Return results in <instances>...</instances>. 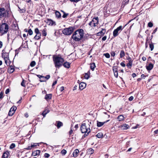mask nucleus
<instances>
[{"label": "nucleus", "instance_id": "f257e3e1", "mask_svg": "<svg viewBox=\"0 0 158 158\" xmlns=\"http://www.w3.org/2000/svg\"><path fill=\"white\" fill-rule=\"evenodd\" d=\"M84 36V31L82 29L76 31L72 35L73 40L76 41H79L83 38Z\"/></svg>", "mask_w": 158, "mask_h": 158}, {"label": "nucleus", "instance_id": "f03ea898", "mask_svg": "<svg viewBox=\"0 0 158 158\" xmlns=\"http://www.w3.org/2000/svg\"><path fill=\"white\" fill-rule=\"evenodd\" d=\"M90 123H90H83L81 126L80 129L82 133H85V135L86 136L90 132Z\"/></svg>", "mask_w": 158, "mask_h": 158}, {"label": "nucleus", "instance_id": "7ed1b4c3", "mask_svg": "<svg viewBox=\"0 0 158 158\" xmlns=\"http://www.w3.org/2000/svg\"><path fill=\"white\" fill-rule=\"evenodd\" d=\"M53 60L55 66L59 67L61 66L64 61V60L60 55L55 56L53 57Z\"/></svg>", "mask_w": 158, "mask_h": 158}, {"label": "nucleus", "instance_id": "20e7f679", "mask_svg": "<svg viewBox=\"0 0 158 158\" xmlns=\"http://www.w3.org/2000/svg\"><path fill=\"white\" fill-rule=\"evenodd\" d=\"M9 29L8 24L6 23H2L0 28V33L2 35L7 33Z\"/></svg>", "mask_w": 158, "mask_h": 158}, {"label": "nucleus", "instance_id": "39448f33", "mask_svg": "<svg viewBox=\"0 0 158 158\" xmlns=\"http://www.w3.org/2000/svg\"><path fill=\"white\" fill-rule=\"evenodd\" d=\"M2 58L4 59L5 64L7 66L10 65L11 61L10 60L9 53L8 52H4L2 51Z\"/></svg>", "mask_w": 158, "mask_h": 158}, {"label": "nucleus", "instance_id": "423d86ee", "mask_svg": "<svg viewBox=\"0 0 158 158\" xmlns=\"http://www.w3.org/2000/svg\"><path fill=\"white\" fill-rule=\"evenodd\" d=\"M74 29L72 27H69L65 28L62 31L63 33L65 35H71Z\"/></svg>", "mask_w": 158, "mask_h": 158}, {"label": "nucleus", "instance_id": "0eeeda50", "mask_svg": "<svg viewBox=\"0 0 158 158\" xmlns=\"http://www.w3.org/2000/svg\"><path fill=\"white\" fill-rule=\"evenodd\" d=\"M122 26H120L115 29L113 32V35L114 37H116L118 35V32L119 31H122L123 28Z\"/></svg>", "mask_w": 158, "mask_h": 158}, {"label": "nucleus", "instance_id": "6e6552de", "mask_svg": "<svg viewBox=\"0 0 158 158\" xmlns=\"http://www.w3.org/2000/svg\"><path fill=\"white\" fill-rule=\"evenodd\" d=\"M6 15V13L5 9L3 8H0V17L2 18Z\"/></svg>", "mask_w": 158, "mask_h": 158}, {"label": "nucleus", "instance_id": "1a4fd4ad", "mask_svg": "<svg viewBox=\"0 0 158 158\" xmlns=\"http://www.w3.org/2000/svg\"><path fill=\"white\" fill-rule=\"evenodd\" d=\"M86 84L83 82L79 84V89L81 90H82L85 88L86 87Z\"/></svg>", "mask_w": 158, "mask_h": 158}, {"label": "nucleus", "instance_id": "9d476101", "mask_svg": "<svg viewBox=\"0 0 158 158\" xmlns=\"http://www.w3.org/2000/svg\"><path fill=\"white\" fill-rule=\"evenodd\" d=\"M40 152V151L39 150H36L35 151L33 152L32 153V156H39Z\"/></svg>", "mask_w": 158, "mask_h": 158}, {"label": "nucleus", "instance_id": "9b49d317", "mask_svg": "<svg viewBox=\"0 0 158 158\" xmlns=\"http://www.w3.org/2000/svg\"><path fill=\"white\" fill-rule=\"evenodd\" d=\"M106 32V30L105 29H102L100 32L97 33V35L98 36H102L104 35Z\"/></svg>", "mask_w": 158, "mask_h": 158}, {"label": "nucleus", "instance_id": "f8f14e48", "mask_svg": "<svg viewBox=\"0 0 158 158\" xmlns=\"http://www.w3.org/2000/svg\"><path fill=\"white\" fill-rule=\"evenodd\" d=\"M153 67V65L152 63H150L148 65L146 66V69L150 71L152 70Z\"/></svg>", "mask_w": 158, "mask_h": 158}, {"label": "nucleus", "instance_id": "ddd939ff", "mask_svg": "<svg viewBox=\"0 0 158 158\" xmlns=\"http://www.w3.org/2000/svg\"><path fill=\"white\" fill-rule=\"evenodd\" d=\"M10 155L9 152L7 151L4 152L2 156V158H7Z\"/></svg>", "mask_w": 158, "mask_h": 158}, {"label": "nucleus", "instance_id": "4468645a", "mask_svg": "<svg viewBox=\"0 0 158 158\" xmlns=\"http://www.w3.org/2000/svg\"><path fill=\"white\" fill-rule=\"evenodd\" d=\"M129 127V126L126 124H124L121 126V128L123 130H127Z\"/></svg>", "mask_w": 158, "mask_h": 158}, {"label": "nucleus", "instance_id": "2eb2a0df", "mask_svg": "<svg viewBox=\"0 0 158 158\" xmlns=\"http://www.w3.org/2000/svg\"><path fill=\"white\" fill-rule=\"evenodd\" d=\"M14 71V69L13 66H10L8 69V72L9 73H12Z\"/></svg>", "mask_w": 158, "mask_h": 158}, {"label": "nucleus", "instance_id": "dca6fc26", "mask_svg": "<svg viewBox=\"0 0 158 158\" xmlns=\"http://www.w3.org/2000/svg\"><path fill=\"white\" fill-rule=\"evenodd\" d=\"M125 118L124 116L123 115H121L119 116L117 118V119L119 121H122L124 120Z\"/></svg>", "mask_w": 158, "mask_h": 158}, {"label": "nucleus", "instance_id": "f3484780", "mask_svg": "<svg viewBox=\"0 0 158 158\" xmlns=\"http://www.w3.org/2000/svg\"><path fill=\"white\" fill-rule=\"evenodd\" d=\"M79 150L78 149L75 150L73 153V156L74 157L77 156L78 153L79 152Z\"/></svg>", "mask_w": 158, "mask_h": 158}, {"label": "nucleus", "instance_id": "a211bd4d", "mask_svg": "<svg viewBox=\"0 0 158 158\" xmlns=\"http://www.w3.org/2000/svg\"><path fill=\"white\" fill-rule=\"evenodd\" d=\"M105 123V122H100L97 121V126L98 127H101L103 126Z\"/></svg>", "mask_w": 158, "mask_h": 158}, {"label": "nucleus", "instance_id": "6ab92c4d", "mask_svg": "<svg viewBox=\"0 0 158 158\" xmlns=\"http://www.w3.org/2000/svg\"><path fill=\"white\" fill-rule=\"evenodd\" d=\"M92 21H93V22L94 23L95 25H96V24H97L98 22V18L97 17L93 18Z\"/></svg>", "mask_w": 158, "mask_h": 158}, {"label": "nucleus", "instance_id": "aec40b11", "mask_svg": "<svg viewBox=\"0 0 158 158\" xmlns=\"http://www.w3.org/2000/svg\"><path fill=\"white\" fill-rule=\"evenodd\" d=\"M63 65L64 67L69 68L70 67V64L68 62H66Z\"/></svg>", "mask_w": 158, "mask_h": 158}, {"label": "nucleus", "instance_id": "412c9836", "mask_svg": "<svg viewBox=\"0 0 158 158\" xmlns=\"http://www.w3.org/2000/svg\"><path fill=\"white\" fill-rule=\"evenodd\" d=\"M90 67L91 69L93 71L94 70L95 68L96 67L94 63H92L90 64Z\"/></svg>", "mask_w": 158, "mask_h": 158}, {"label": "nucleus", "instance_id": "4be33fe9", "mask_svg": "<svg viewBox=\"0 0 158 158\" xmlns=\"http://www.w3.org/2000/svg\"><path fill=\"white\" fill-rule=\"evenodd\" d=\"M52 97V95L51 94H46L45 96V99L47 100L50 99Z\"/></svg>", "mask_w": 158, "mask_h": 158}, {"label": "nucleus", "instance_id": "5701e85b", "mask_svg": "<svg viewBox=\"0 0 158 158\" xmlns=\"http://www.w3.org/2000/svg\"><path fill=\"white\" fill-rule=\"evenodd\" d=\"M133 60H130L129 61H128V63L127 64V66L129 68H131V67L132 66V63Z\"/></svg>", "mask_w": 158, "mask_h": 158}, {"label": "nucleus", "instance_id": "b1692460", "mask_svg": "<svg viewBox=\"0 0 158 158\" xmlns=\"http://www.w3.org/2000/svg\"><path fill=\"white\" fill-rule=\"evenodd\" d=\"M96 136L99 138H102L103 136V134L102 132L98 133Z\"/></svg>", "mask_w": 158, "mask_h": 158}, {"label": "nucleus", "instance_id": "393cba45", "mask_svg": "<svg viewBox=\"0 0 158 158\" xmlns=\"http://www.w3.org/2000/svg\"><path fill=\"white\" fill-rule=\"evenodd\" d=\"M55 15L56 17L57 18H60L61 16V14L58 11H56L55 12Z\"/></svg>", "mask_w": 158, "mask_h": 158}, {"label": "nucleus", "instance_id": "a878e982", "mask_svg": "<svg viewBox=\"0 0 158 158\" xmlns=\"http://www.w3.org/2000/svg\"><path fill=\"white\" fill-rule=\"evenodd\" d=\"M41 35V34H36V35L34 37V39L36 40H38L40 38Z\"/></svg>", "mask_w": 158, "mask_h": 158}, {"label": "nucleus", "instance_id": "bb28decb", "mask_svg": "<svg viewBox=\"0 0 158 158\" xmlns=\"http://www.w3.org/2000/svg\"><path fill=\"white\" fill-rule=\"evenodd\" d=\"M31 146L32 148H35L37 146H39V144L37 143H33L31 144Z\"/></svg>", "mask_w": 158, "mask_h": 158}, {"label": "nucleus", "instance_id": "cd10ccee", "mask_svg": "<svg viewBox=\"0 0 158 158\" xmlns=\"http://www.w3.org/2000/svg\"><path fill=\"white\" fill-rule=\"evenodd\" d=\"M49 111V110H45L43 112L42 114L43 116L44 117H45L46 115L48 113Z\"/></svg>", "mask_w": 158, "mask_h": 158}, {"label": "nucleus", "instance_id": "c85d7f7f", "mask_svg": "<svg viewBox=\"0 0 158 158\" xmlns=\"http://www.w3.org/2000/svg\"><path fill=\"white\" fill-rule=\"evenodd\" d=\"M63 125L62 123L58 121L57 122L56 127L58 128H59L60 127L62 126Z\"/></svg>", "mask_w": 158, "mask_h": 158}, {"label": "nucleus", "instance_id": "c756f323", "mask_svg": "<svg viewBox=\"0 0 158 158\" xmlns=\"http://www.w3.org/2000/svg\"><path fill=\"white\" fill-rule=\"evenodd\" d=\"M42 34L44 36H46L47 35L46 30V28H44L42 31Z\"/></svg>", "mask_w": 158, "mask_h": 158}, {"label": "nucleus", "instance_id": "7c9ffc66", "mask_svg": "<svg viewBox=\"0 0 158 158\" xmlns=\"http://www.w3.org/2000/svg\"><path fill=\"white\" fill-rule=\"evenodd\" d=\"M113 70L114 72V76L116 78H117L118 77V72L117 70H115L114 69H113Z\"/></svg>", "mask_w": 158, "mask_h": 158}, {"label": "nucleus", "instance_id": "2f4dec72", "mask_svg": "<svg viewBox=\"0 0 158 158\" xmlns=\"http://www.w3.org/2000/svg\"><path fill=\"white\" fill-rule=\"evenodd\" d=\"M120 58H122L125 56V53L124 51L122 50L120 52Z\"/></svg>", "mask_w": 158, "mask_h": 158}, {"label": "nucleus", "instance_id": "473e14b6", "mask_svg": "<svg viewBox=\"0 0 158 158\" xmlns=\"http://www.w3.org/2000/svg\"><path fill=\"white\" fill-rule=\"evenodd\" d=\"M89 25L91 26L92 27H95L96 26V25L95 24V23H94L93 21H91L90 22L89 24Z\"/></svg>", "mask_w": 158, "mask_h": 158}, {"label": "nucleus", "instance_id": "72a5a7b5", "mask_svg": "<svg viewBox=\"0 0 158 158\" xmlns=\"http://www.w3.org/2000/svg\"><path fill=\"white\" fill-rule=\"evenodd\" d=\"M17 108L16 107L14 106L12 107L10 109L11 111H12L14 113L15 112V111L16 110Z\"/></svg>", "mask_w": 158, "mask_h": 158}, {"label": "nucleus", "instance_id": "f704fd0d", "mask_svg": "<svg viewBox=\"0 0 158 158\" xmlns=\"http://www.w3.org/2000/svg\"><path fill=\"white\" fill-rule=\"evenodd\" d=\"M40 81L41 82L46 81V80H45L44 77L42 76L41 77V78L40 79Z\"/></svg>", "mask_w": 158, "mask_h": 158}, {"label": "nucleus", "instance_id": "c9c22d12", "mask_svg": "<svg viewBox=\"0 0 158 158\" xmlns=\"http://www.w3.org/2000/svg\"><path fill=\"white\" fill-rule=\"evenodd\" d=\"M36 63L34 61H32L30 64V65L31 67L34 66L35 65Z\"/></svg>", "mask_w": 158, "mask_h": 158}, {"label": "nucleus", "instance_id": "e433bc0d", "mask_svg": "<svg viewBox=\"0 0 158 158\" xmlns=\"http://www.w3.org/2000/svg\"><path fill=\"white\" fill-rule=\"evenodd\" d=\"M15 143H12L10 147V148L11 149H12L15 148Z\"/></svg>", "mask_w": 158, "mask_h": 158}, {"label": "nucleus", "instance_id": "4c0bfd02", "mask_svg": "<svg viewBox=\"0 0 158 158\" xmlns=\"http://www.w3.org/2000/svg\"><path fill=\"white\" fill-rule=\"evenodd\" d=\"M35 32L36 34H41L39 32V31L38 28H36L35 29Z\"/></svg>", "mask_w": 158, "mask_h": 158}, {"label": "nucleus", "instance_id": "58836bf2", "mask_svg": "<svg viewBox=\"0 0 158 158\" xmlns=\"http://www.w3.org/2000/svg\"><path fill=\"white\" fill-rule=\"evenodd\" d=\"M66 152H67L66 150H65L64 149H63L61 151V153L62 154H63V155H64L66 154Z\"/></svg>", "mask_w": 158, "mask_h": 158}, {"label": "nucleus", "instance_id": "ea45409f", "mask_svg": "<svg viewBox=\"0 0 158 158\" xmlns=\"http://www.w3.org/2000/svg\"><path fill=\"white\" fill-rule=\"evenodd\" d=\"M14 114V113L12 111H11V110H10V111H9V113H8V115L9 116H11Z\"/></svg>", "mask_w": 158, "mask_h": 158}, {"label": "nucleus", "instance_id": "a19ab883", "mask_svg": "<svg viewBox=\"0 0 158 158\" xmlns=\"http://www.w3.org/2000/svg\"><path fill=\"white\" fill-rule=\"evenodd\" d=\"M103 55L105 56V57L107 58H109L110 57V55L109 53H106L104 54Z\"/></svg>", "mask_w": 158, "mask_h": 158}, {"label": "nucleus", "instance_id": "79ce46f5", "mask_svg": "<svg viewBox=\"0 0 158 158\" xmlns=\"http://www.w3.org/2000/svg\"><path fill=\"white\" fill-rule=\"evenodd\" d=\"M149 47L151 48V50L152 51L154 48V45L153 44H149Z\"/></svg>", "mask_w": 158, "mask_h": 158}, {"label": "nucleus", "instance_id": "37998d69", "mask_svg": "<svg viewBox=\"0 0 158 158\" xmlns=\"http://www.w3.org/2000/svg\"><path fill=\"white\" fill-rule=\"evenodd\" d=\"M88 151L90 154H92L93 153L94 150L92 148H90L89 150Z\"/></svg>", "mask_w": 158, "mask_h": 158}, {"label": "nucleus", "instance_id": "c03bdc74", "mask_svg": "<svg viewBox=\"0 0 158 158\" xmlns=\"http://www.w3.org/2000/svg\"><path fill=\"white\" fill-rule=\"evenodd\" d=\"M28 32L30 35H31L33 34V31L31 29L28 30Z\"/></svg>", "mask_w": 158, "mask_h": 158}, {"label": "nucleus", "instance_id": "a18cd8bd", "mask_svg": "<svg viewBox=\"0 0 158 158\" xmlns=\"http://www.w3.org/2000/svg\"><path fill=\"white\" fill-rule=\"evenodd\" d=\"M84 77L85 79H88L89 77V76L88 74L85 73V75Z\"/></svg>", "mask_w": 158, "mask_h": 158}, {"label": "nucleus", "instance_id": "49530a36", "mask_svg": "<svg viewBox=\"0 0 158 158\" xmlns=\"http://www.w3.org/2000/svg\"><path fill=\"white\" fill-rule=\"evenodd\" d=\"M153 24L151 22H149L148 24V26L149 27H151L153 26Z\"/></svg>", "mask_w": 158, "mask_h": 158}, {"label": "nucleus", "instance_id": "de8ad7c7", "mask_svg": "<svg viewBox=\"0 0 158 158\" xmlns=\"http://www.w3.org/2000/svg\"><path fill=\"white\" fill-rule=\"evenodd\" d=\"M21 85L24 87H25L26 85H25V83L24 82V80H23V81L21 82Z\"/></svg>", "mask_w": 158, "mask_h": 158}, {"label": "nucleus", "instance_id": "09e8293b", "mask_svg": "<svg viewBox=\"0 0 158 158\" xmlns=\"http://www.w3.org/2000/svg\"><path fill=\"white\" fill-rule=\"evenodd\" d=\"M32 149L31 146H28L27 148H26L25 149L27 150H30Z\"/></svg>", "mask_w": 158, "mask_h": 158}, {"label": "nucleus", "instance_id": "8fccbe9b", "mask_svg": "<svg viewBox=\"0 0 158 158\" xmlns=\"http://www.w3.org/2000/svg\"><path fill=\"white\" fill-rule=\"evenodd\" d=\"M50 156L49 154L48 153H46L44 155V156L46 158H48Z\"/></svg>", "mask_w": 158, "mask_h": 158}, {"label": "nucleus", "instance_id": "3c124183", "mask_svg": "<svg viewBox=\"0 0 158 158\" xmlns=\"http://www.w3.org/2000/svg\"><path fill=\"white\" fill-rule=\"evenodd\" d=\"M70 1L72 2L77 3L80 1V0H69Z\"/></svg>", "mask_w": 158, "mask_h": 158}, {"label": "nucleus", "instance_id": "603ef678", "mask_svg": "<svg viewBox=\"0 0 158 158\" xmlns=\"http://www.w3.org/2000/svg\"><path fill=\"white\" fill-rule=\"evenodd\" d=\"M45 80H48L50 78V76L49 75H47L46 77H44Z\"/></svg>", "mask_w": 158, "mask_h": 158}, {"label": "nucleus", "instance_id": "864d4df0", "mask_svg": "<svg viewBox=\"0 0 158 158\" xmlns=\"http://www.w3.org/2000/svg\"><path fill=\"white\" fill-rule=\"evenodd\" d=\"M48 21L49 22V24L51 25H53V22L51 20H48Z\"/></svg>", "mask_w": 158, "mask_h": 158}, {"label": "nucleus", "instance_id": "5fc2aeb1", "mask_svg": "<svg viewBox=\"0 0 158 158\" xmlns=\"http://www.w3.org/2000/svg\"><path fill=\"white\" fill-rule=\"evenodd\" d=\"M68 15V14H66V13H64V14L62 16L63 18H66L67 16Z\"/></svg>", "mask_w": 158, "mask_h": 158}, {"label": "nucleus", "instance_id": "6e6d98bb", "mask_svg": "<svg viewBox=\"0 0 158 158\" xmlns=\"http://www.w3.org/2000/svg\"><path fill=\"white\" fill-rule=\"evenodd\" d=\"M110 54L112 56H114L115 55V53L114 52H111Z\"/></svg>", "mask_w": 158, "mask_h": 158}, {"label": "nucleus", "instance_id": "4d7b16f0", "mask_svg": "<svg viewBox=\"0 0 158 158\" xmlns=\"http://www.w3.org/2000/svg\"><path fill=\"white\" fill-rule=\"evenodd\" d=\"M3 97V93L1 92L0 93V99H2Z\"/></svg>", "mask_w": 158, "mask_h": 158}, {"label": "nucleus", "instance_id": "13d9d810", "mask_svg": "<svg viewBox=\"0 0 158 158\" xmlns=\"http://www.w3.org/2000/svg\"><path fill=\"white\" fill-rule=\"evenodd\" d=\"M133 98H134L133 97L131 96V97H130V98H129V100L130 101H131L132 100H133Z\"/></svg>", "mask_w": 158, "mask_h": 158}, {"label": "nucleus", "instance_id": "bf43d9fd", "mask_svg": "<svg viewBox=\"0 0 158 158\" xmlns=\"http://www.w3.org/2000/svg\"><path fill=\"white\" fill-rule=\"evenodd\" d=\"M129 1V0H123V2H124L125 4H127V3Z\"/></svg>", "mask_w": 158, "mask_h": 158}, {"label": "nucleus", "instance_id": "052dcab7", "mask_svg": "<svg viewBox=\"0 0 158 158\" xmlns=\"http://www.w3.org/2000/svg\"><path fill=\"white\" fill-rule=\"evenodd\" d=\"M120 65L123 67H124L125 66V64L123 62H121L120 63Z\"/></svg>", "mask_w": 158, "mask_h": 158}, {"label": "nucleus", "instance_id": "680f3d73", "mask_svg": "<svg viewBox=\"0 0 158 158\" xmlns=\"http://www.w3.org/2000/svg\"><path fill=\"white\" fill-rule=\"evenodd\" d=\"M106 36H104L102 38V40L103 41H105L106 40Z\"/></svg>", "mask_w": 158, "mask_h": 158}, {"label": "nucleus", "instance_id": "e2e57ef3", "mask_svg": "<svg viewBox=\"0 0 158 158\" xmlns=\"http://www.w3.org/2000/svg\"><path fill=\"white\" fill-rule=\"evenodd\" d=\"M10 90L9 89H6L5 91V93L6 94H8Z\"/></svg>", "mask_w": 158, "mask_h": 158}, {"label": "nucleus", "instance_id": "0e129e2a", "mask_svg": "<svg viewBox=\"0 0 158 158\" xmlns=\"http://www.w3.org/2000/svg\"><path fill=\"white\" fill-rule=\"evenodd\" d=\"M141 77L142 78L144 79L146 77V76L144 75V74H142L141 75Z\"/></svg>", "mask_w": 158, "mask_h": 158}, {"label": "nucleus", "instance_id": "69168bd1", "mask_svg": "<svg viewBox=\"0 0 158 158\" xmlns=\"http://www.w3.org/2000/svg\"><path fill=\"white\" fill-rule=\"evenodd\" d=\"M64 87L63 86H62L60 88V90L61 91H63L64 90Z\"/></svg>", "mask_w": 158, "mask_h": 158}, {"label": "nucleus", "instance_id": "338daca9", "mask_svg": "<svg viewBox=\"0 0 158 158\" xmlns=\"http://www.w3.org/2000/svg\"><path fill=\"white\" fill-rule=\"evenodd\" d=\"M57 81H55L53 83V84H52V86L54 85H55L57 83Z\"/></svg>", "mask_w": 158, "mask_h": 158}, {"label": "nucleus", "instance_id": "774afa93", "mask_svg": "<svg viewBox=\"0 0 158 158\" xmlns=\"http://www.w3.org/2000/svg\"><path fill=\"white\" fill-rule=\"evenodd\" d=\"M136 76V75L135 73H133L132 74V77H135Z\"/></svg>", "mask_w": 158, "mask_h": 158}]
</instances>
